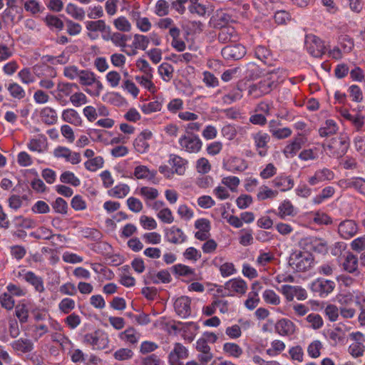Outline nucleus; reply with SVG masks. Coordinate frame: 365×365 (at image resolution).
I'll return each mask as SVG.
<instances>
[{
  "instance_id": "obj_1",
  "label": "nucleus",
  "mask_w": 365,
  "mask_h": 365,
  "mask_svg": "<svg viewBox=\"0 0 365 365\" xmlns=\"http://www.w3.org/2000/svg\"><path fill=\"white\" fill-rule=\"evenodd\" d=\"M285 76L286 71L279 68L268 71L259 81L249 86L247 94L255 99L267 95L277 88L279 81Z\"/></svg>"
},
{
  "instance_id": "obj_2",
  "label": "nucleus",
  "mask_w": 365,
  "mask_h": 365,
  "mask_svg": "<svg viewBox=\"0 0 365 365\" xmlns=\"http://www.w3.org/2000/svg\"><path fill=\"white\" fill-rule=\"evenodd\" d=\"M349 145V138L346 135H341L340 136L332 138L327 143L322 144L327 154L336 158L344 156L347 152Z\"/></svg>"
},
{
  "instance_id": "obj_3",
  "label": "nucleus",
  "mask_w": 365,
  "mask_h": 365,
  "mask_svg": "<svg viewBox=\"0 0 365 365\" xmlns=\"http://www.w3.org/2000/svg\"><path fill=\"white\" fill-rule=\"evenodd\" d=\"M314 264V257L309 252H294L289 259V266L297 272H306Z\"/></svg>"
},
{
  "instance_id": "obj_4",
  "label": "nucleus",
  "mask_w": 365,
  "mask_h": 365,
  "mask_svg": "<svg viewBox=\"0 0 365 365\" xmlns=\"http://www.w3.org/2000/svg\"><path fill=\"white\" fill-rule=\"evenodd\" d=\"M181 150L189 153H198L202 145V143L198 135L193 133L182 135L178 140Z\"/></svg>"
},
{
  "instance_id": "obj_5",
  "label": "nucleus",
  "mask_w": 365,
  "mask_h": 365,
  "mask_svg": "<svg viewBox=\"0 0 365 365\" xmlns=\"http://www.w3.org/2000/svg\"><path fill=\"white\" fill-rule=\"evenodd\" d=\"M84 343L91 345L93 349L103 350L108 347L110 342L106 333L96 331L93 333L86 334L84 336Z\"/></svg>"
},
{
  "instance_id": "obj_6",
  "label": "nucleus",
  "mask_w": 365,
  "mask_h": 365,
  "mask_svg": "<svg viewBox=\"0 0 365 365\" xmlns=\"http://www.w3.org/2000/svg\"><path fill=\"white\" fill-rule=\"evenodd\" d=\"M334 288L335 283L333 281L324 278H318L310 284L312 292L321 297H327L333 292Z\"/></svg>"
},
{
  "instance_id": "obj_7",
  "label": "nucleus",
  "mask_w": 365,
  "mask_h": 365,
  "mask_svg": "<svg viewBox=\"0 0 365 365\" xmlns=\"http://www.w3.org/2000/svg\"><path fill=\"white\" fill-rule=\"evenodd\" d=\"M224 289L228 293L222 294V297L244 295L247 291V284L241 278H233L225 283Z\"/></svg>"
},
{
  "instance_id": "obj_8",
  "label": "nucleus",
  "mask_w": 365,
  "mask_h": 365,
  "mask_svg": "<svg viewBox=\"0 0 365 365\" xmlns=\"http://www.w3.org/2000/svg\"><path fill=\"white\" fill-rule=\"evenodd\" d=\"M255 149L260 157H264L269 149L268 143L270 141V136L268 133L262 130L252 134Z\"/></svg>"
},
{
  "instance_id": "obj_9",
  "label": "nucleus",
  "mask_w": 365,
  "mask_h": 365,
  "mask_svg": "<svg viewBox=\"0 0 365 365\" xmlns=\"http://www.w3.org/2000/svg\"><path fill=\"white\" fill-rule=\"evenodd\" d=\"M280 292L288 302H292L294 297L298 300H304L307 297L306 290L299 286L282 285Z\"/></svg>"
},
{
  "instance_id": "obj_10",
  "label": "nucleus",
  "mask_w": 365,
  "mask_h": 365,
  "mask_svg": "<svg viewBox=\"0 0 365 365\" xmlns=\"http://www.w3.org/2000/svg\"><path fill=\"white\" fill-rule=\"evenodd\" d=\"M53 155L56 158H63L66 162L73 165L78 164L81 161L79 153L73 152L68 148L58 146L53 150Z\"/></svg>"
},
{
  "instance_id": "obj_11",
  "label": "nucleus",
  "mask_w": 365,
  "mask_h": 365,
  "mask_svg": "<svg viewBox=\"0 0 365 365\" xmlns=\"http://www.w3.org/2000/svg\"><path fill=\"white\" fill-rule=\"evenodd\" d=\"M221 53L225 59L236 61L241 59L245 55L246 49L241 44H230L224 47Z\"/></svg>"
},
{
  "instance_id": "obj_12",
  "label": "nucleus",
  "mask_w": 365,
  "mask_h": 365,
  "mask_svg": "<svg viewBox=\"0 0 365 365\" xmlns=\"http://www.w3.org/2000/svg\"><path fill=\"white\" fill-rule=\"evenodd\" d=\"M358 230V225L352 220H345L341 222L338 226L339 235L345 240H349L355 236Z\"/></svg>"
},
{
  "instance_id": "obj_13",
  "label": "nucleus",
  "mask_w": 365,
  "mask_h": 365,
  "mask_svg": "<svg viewBox=\"0 0 365 365\" xmlns=\"http://www.w3.org/2000/svg\"><path fill=\"white\" fill-rule=\"evenodd\" d=\"M165 238L171 244L180 245L186 242L187 235L182 230L174 225L165 230Z\"/></svg>"
},
{
  "instance_id": "obj_14",
  "label": "nucleus",
  "mask_w": 365,
  "mask_h": 365,
  "mask_svg": "<svg viewBox=\"0 0 365 365\" xmlns=\"http://www.w3.org/2000/svg\"><path fill=\"white\" fill-rule=\"evenodd\" d=\"M104 40H110L112 43L121 48V51L125 53L128 52L129 46H127L126 42L131 39V35H127L120 32L110 33L107 36H103Z\"/></svg>"
},
{
  "instance_id": "obj_15",
  "label": "nucleus",
  "mask_w": 365,
  "mask_h": 365,
  "mask_svg": "<svg viewBox=\"0 0 365 365\" xmlns=\"http://www.w3.org/2000/svg\"><path fill=\"white\" fill-rule=\"evenodd\" d=\"M153 138V133L149 130H143L134 140L133 146L139 153H145L150 147L148 140Z\"/></svg>"
},
{
  "instance_id": "obj_16",
  "label": "nucleus",
  "mask_w": 365,
  "mask_h": 365,
  "mask_svg": "<svg viewBox=\"0 0 365 365\" xmlns=\"http://www.w3.org/2000/svg\"><path fill=\"white\" fill-rule=\"evenodd\" d=\"M188 356V350L181 344L176 343L173 350L169 354L168 361L170 365H184L180 359Z\"/></svg>"
},
{
  "instance_id": "obj_17",
  "label": "nucleus",
  "mask_w": 365,
  "mask_h": 365,
  "mask_svg": "<svg viewBox=\"0 0 365 365\" xmlns=\"http://www.w3.org/2000/svg\"><path fill=\"white\" fill-rule=\"evenodd\" d=\"M334 178V172L327 168L319 169L315 171L314 174L308 178V183L314 186L324 181H330Z\"/></svg>"
},
{
  "instance_id": "obj_18",
  "label": "nucleus",
  "mask_w": 365,
  "mask_h": 365,
  "mask_svg": "<svg viewBox=\"0 0 365 365\" xmlns=\"http://www.w3.org/2000/svg\"><path fill=\"white\" fill-rule=\"evenodd\" d=\"M191 300L187 296H182L178 298L174 303V308L176 314L181 318H187L191 314Z\"/></svg>"
},
{
  "instance_id": "obj_19",
  "label": "nucleus",
  "mask_w": 365,
  "mask_h": 365,
  "mask_svg": "<svg viewBox=\"0 0 365 365\" xmlns=\"http://www.w3.org/2000/svg\"><path fill=\"white\" fill-rule=\"evenodd\" d=\"M275 331L282 336H289L296 331L295 324L288 319H282L277 322L274 326Z\"/></svg>"
},
{
  "instance_id": "obj_20",
  "label": "nucleus",
  "mask_w": 365,
  "mask_h": 365,
  "mask_svg": "<svg viewBox=\"0 0 365 365\" xmlns=\"http://www.w3.org/2000/svg\"><path fill=\"white\" fill-rule=\"evenodd\" d=\"M168 163L171 166V170L173 175L177 174L182 175L185 174L186 170V165L187 161L175 154H170L169 155Z\"/></svg>"
},
{
  "instance_id": "obj_21",
  "label": "nucleus",
  "mask_w": 365,
  "mask_h": 365,
  "mask_svg": "<svg viewBox=\"0 0 365 365\" xmlns=\"http://www.w3.org/2000/svg\"><path fill=\"white\" fill-rule=\"evenodd\" d=\"M307 51L314 57H320L324 53L325 47L318 37L313 36L306 41Z\"/></svg>"
},
{
  "instance_id": "obj_22",
  "label": "nucleus",
  "mask_w": 365,
  "mask_h": 365,
  "mask_svg": "<svg viewBox=\"0 0 365 365\" xmlns=\"http://www.w3.org/2000/svg\"><path fill=\"white\" fill-rule=\"evenodd\" d=\"M303 144V138L302 135L299 134L284 147L282 153L287 158H292L296 155Z\"/></svg>"
},
{
  "instance_id": "obj_23",
  "label": "nucleus",
  "mask_w": 365,
  "mask_h": 365,
  "mask_svg": "<svg viewBox=\"0 0 365 365\" xmlns=\"http://www.w3.org/2000/svg\"><path fill=\"white\" fill-rule=\"evenodd\" d=\"M78 86L74 83L60 82L57 85V95L55 96L57 101L61 102L64 97L71 96L74 89L78 90Z\"/></svg>"
},
{
  "instance_id": "obj_24",
  "label": "nucleus",
  "mask_w": 365,
  "mask_h": 365,
  "mask_svg": "<svg viewBox=\"0 0 365 365\" xmlns=\"http://www.w3.org/2000/svg\"><path fill=\"white\" fill-rule=\"evenodd\" d=\"M171 272L177 277H187L190 281L197 279L195 270L183 264H177L171 268Z\"/></svg>"
},
{
  "instance_id": "obj_25",
  "label": "nucleus",
  "mask_w": 365,
  "mask_h": 365,
  "mask_svg": "<svg viewBox=\"0 0 365 365\" xmlns=\"http://www.w3.org/2000/svg\"><path fill=\"white\" fill-rule=\"evenodd\" d=\"M239 39V36L234 27L231 26H223L220 29L218 34V40L222 43L228 42H236Z\"/></svg>"
},
{
  "instance_id": "obj_26",
  "label": "nucleus",
  "mask_w": 365,
  "mask_h": 365,
  "mask_svg": "<svg viewBox=\"0 0 365 365\" xmlns=\"http://www.w3.org/2000/svg\"><path fill=\"white\" fill-rule=\"evenodd\" d=\"M31 236L37 240H54L58 239L60 242H62L63 236L61 234H53L51 230L41 226L38 228L35 232L31 233Z\"/></svg>"
},
{
  "instance_id": "obj_27",
  "label": "nucleus",
  "mask_w": 365,
  "mask_h": 365,
  "mask_svg": "<svg viewBox=\"0 0 365 365\" xmlns=\"http://www.w3.org/2000/svg\"><path fill=\"white\" fill-rule=\"evenodd\" d=\"M133 37V43L131 46H129L130 49L127 52L128 56L135 55L136 49L145 50L150 43V40L146 36L135 34Z\"/></svg>"
},
{
  "instance_id": "obj_28",
  "label": "nucleus",
  "mask_w": 365,
  "mask_h": 365,
  "mask_svg": "<svg viewBox=\"0 0 365 365\" xmlns=\"http://www.w3.org/2000/svg\"><path fill=\"white\" fill-rule=\"evenodd\" d=\"M41 120L46 125H51L57 123L58 115L56 110L51 107H44L39 113Z\"/></svg>"
},
{
  "instance_id": "obj_29",
  "label": "nucleus",
  "mask_w": 365,
  "mask_h": 365,
  "mask_svg": "<svg viewBox=\"0 0 365 365\" xmlns=\"http://www.w3.org/2000/svg\"><path fill=\"white\" fill-rule=\"evenodd\" d=\"M11 346L15 351L21 354L29 353L34 349V344L32 341L25 338H20L14 341L11 344Z\"/></svg>"
},
{
  "instance_id": "obj_30",
  "label": "nucleus",
  "mask_w": 365,
  "mask_h": 365,
  "mask_svg": "<svg viewBox=\"0 0 365 365\" xmlns=\"http://www.w3.org/2000/svg\"><path fill=\"white\" fill-rule=\"evenodd\" d=\"M358 264V257L353 253L349 252L344 259L342 266L343 269L347 272L359 275Z\"/></svg>"
},
{
  "instance_id": "obj_31",
  "label": "nucleus",
  "mask_w": 365,
  "mask_h": 365,
  "mask_svg": "<svg viewBox=\"0 0 365 365\" xmlns=\"http://www.w3.org/2000/svg\"><path fill=\"white\" fill-rule=\"evenodd\" d=\"M61 118L64 122L75 126H81L82 119L79 113L73 108H67L62 111Z\"/></svg>"
},
{
  "instance_id": "obj_32",
  "label": "nucleus",
  "mask_w": 365,
  "mask_h": 365,
  "mask_svg": "<svg viewBox=\"0 0 365 365\" xmlns=\"http://www.w3.org/2000/svg\"><path fill=\"white\" fill-rule=\"evenodd\" d=\"M294 205L289 200H284L278 207V211L276 215L280 219H285L287 217H293L296 215Z\"/></svg>"
},
{
  "instance_id": "obj_33",
  "label": "nucleus",
  "mask_w": 365,
  "mask_h": 365,
  "mask_svg": "<svg viewBox=\"0 0 365 365\" xmlns=\"http://www.w3.org/2000/svg\"><path fill=\"white\" fill-rule=\"evenodd\" d=\"M274 187H278L282 192L291 190L294 187V180L290 176H278L272 180Z\"/></svg>"
},
{
  "instance_id": "obj_34",
  "label": "nucleus",
  "mask_w": 365,
  "mask_h": 365,
  "mask_svg": "<svg viewBox=\"0 0 365 365\" xmlns=\"http://www.w3.org/2000/svg\"><path fill=\"white\" fill-rule=\"evenodd\" d=\"M24 279L34 287L35 289L38 292L44 291L43 279L37 276L34 272L29 271L24 274Z\"/></svg>"
},
{
  "instance_id": "obj_35",
  "label": "nucleus",
  "mask_w": 365,
  "mask_h": 365,
  "mask_svg": "<svg viewBox=\"0 0 365 365\" xmlns=\"http://www.w3.org/2000/svg\"><path fill=\"white\" fill-rule=\"evenodd\" d=\"M255 56L264 64L272 65V55L270 50L264 46H258L255 48Z\"/></svg>"
},
{
  "instance_id": "obj_36",
  "label": "nucleus",
  "mask_w": 365,
  "mask_h": 365,
  "mask_svg": "<svg viewBox=\"0 0 365 365\" xmlns=\"http://www.w3.org/2000/svg\"><path fill=\"white\" fill-rule=\"evenodd\" d=\"M156 170H150L145 165H138L135 168L133 175L137 179L153 180L156 176Z\"/></svg>"
},
{
  "instance_id": "obj_37",
  "label": "nucleus",
  "mask_w": 365,
  "mask_h": 365,
  "mask_svg": "<svg viewBox=\"0 0 365 365\" xmlns=\"http://www.w3.org/2000/svg\"><path fill=\"white\" fill-rule=\"evenodd\" d=\"M338 126L334 120H327L322 126L319 129V134L321 137H327L336 133Z\"/></svg>"
},
{
  "instance_id": "obj_38",
  "label": "nucleus",
  "mask_w": 365,
  "mask_h": 365,
  "mask_svg": "<svg viewBox=\"0 0 365 365\" xmlns=\"http://www.w3.org/2000/svg\"><path fill=\"white\" fill-rule=\"evenodd\" d=\"M51 338L53 342L57 343L60 346V349L64 351L69 345H73L70 339L63 332H52Z\"/></svg>"
},
{
  "instance_id": "obj_39",
  "label": "nucleus",
  "mask_w": 365,
  "mask_h": 365,
  "mask_svg": "<svg viewBox=\"0 0 365 365\" xmlns=\"http://www.w3.org/2000/svg\"><path fill=\"white\" fill-rule=\"evenodd\" d=\"M16 1L13 2L12 5L7 6L8 8L6 9L2 14V19L6 23H15L21 20V17H19L17 20H16V14L14 12H18V7L16 5Z\"/></svg>"
},
{
  "instance_id": "obj_40",
  "label": "nucleus",
  "mask_w": 365,
  "mask_h": 365,
  "mask_svg": "<svg viewBox=\"0 0 365 365\" xmlns=\"http://www.w3.org/2000/svg\"><path fill=\"white\" fill-rule=\"evenodd\" d=\"M130 192V187L126 184H119L108 191L109 196L115 198H123Z\"/></svg>"
},
{
  "instance_id": "obj_41",
  "label": "nucleus",
  "mask_w": 365,
  "mask_h": 365,
  "mask_svg": "<svg viewBox=\"0 0 365 365\" xmlns=\"http://www.w3.org/2000/svg\"><path fill=\"white\" fill-rule=\"evenodd\" d=\"M120 338L131 344H135L139 340L140 334L134 328L129 327L120 334Z\"/></svg>"
},
{
  "instance_id": "obj_42",
  "label": "nucleus",
  "mask_w": 365,
  "mask_h": 365,
  "mask_svg": "<svg viewBox=\"0 0 365 365\" xmlns=\"http://www.w3.org/2000/svg\"><path fill=\"white\" fill-rule=\"evenodd\" d=\"M66 13L76 20L83 21L85 18V11L74 4L69 3L66 8Z\"/></svg>"
},
{
  "instance_id": "obj_43",
  "label": "nucleus",
  "mask_w": 365,
  "mask_h": 365,
  "mask_svg": "<svg viewBox=\"0 0 365 365\" xmlns=\"http://www.w3.org/2000/svg\"><path fill=\"white\" fill-rule=\"evenodd\" d=\"M133 18L135 21L137 28L142 32H147L150 30L152 24L147 17H141L139 13H135Z\"/></svg>"
},
{
  "instance_id": "obj_44",
  "label": "nucleus",
  "mask_w": 365,
  "mask_h": 365,
  "mask_svg": "<svg viewBox=\"0 0 365 365\" xmlns=\"http://www.w3.org/2000/svg\"><path fill=\"white\" fill-rule=\"evenodd\" d=\"M104 160L101 156L94 157L91 159H88L84 163V166L86 170L95 172L98 169L103 167Z\"/></svg>"
},
{
  "instance_id": "obj_45",
  "label": "nucleus",
  "mask_w": 365,
  "mask_h": 365,
  "mask_svg": "<svg viewBox=\"0 0 365 365\" xmlns=\"http://www.w3.org/2000/svg\"><path fill=\"white\" fill-rule=\"evenodd\" d=\"M140 195L144 198L147 204V202L155 200L158 197L159 192L155 187L144 186L140 189Z\"/></svg>"
},
{
  "instance_id": "obj_46",
  "label": "nucleus",
  "mask_w": 365,
  "mask_h": 365,
  "mask_svg": "<svg viewBox=\"0 0 365 365\" xmlns=\"http://www.w3.org/2000/svg\"><path fill=\"white\" fill-rule=\"evenodd\" d=\"M285 344L279 339H275L271 343V348L266 350V354L269 356H276L285 349Z\"/></svg>"
},
{
  "instance_id": "obj_47",
  "label": "nucleus",
  "mask_w": 365,
  "mask_h": 365,
  "mask_svg": "<svg viewBox=\"0 0 365 365\" xmlns=\"http://www.w3.org/2000/svg\"><path fill=\"white\" fill-rule=\"evenodd\" d=\"M86 29L93 32H103L106 31V29L110 31V27L106 26V22L103 20L87 21Z\"/></svg>"
},
{
  "instance_id": "obj_48",
  "label": "nucleus",
  "mask_w": 365,
  "mask_h": 365,
  "mask_svg": "<svg viewBox=\"0 0 365 365\" xmlns=\"http://www.w3.org/2000/svg\"><path fill=\"white\" fill-rule=\"evenodd\" d=\"M310 244L314 252L322 254L327 252L328 244L325 240L314 237L310 240Z\"/></svg>"
},
{
  "instance_id": "obj_49",
  "label": "nucleus",
  "mask_w": 365,
  "mask_h": 365,
  "mask_svg": "<svg viewBox=\"0 0 365 365\" xmlns=\"http://www.w3.org/2000/svg\"><path fill=\"white\" fill-rule=\"evenodd\" d=\"M335 192V189L331 186L324 187L321 192L313 199L314 204H320L324 200L332 197Z\"/></svg>"
},
{
  "instance_id": "obj_50",
  "label": "nucleus",
  "mask_w": 365,
  "mask_h": 365,
  "mask_svg": "<svg viewBox=\"0 0 365 365\" xmlns=\"http://www.w3.org/2000/svg\"><path fill=\"white\" fill-rule=\"evenodd\" d=\"M60 180L63 183L70 184L74 187L80 185V180L71 171H65L60 176Z\"/></svg>"
},
{
  "instance_id": "obj_51",
  "label": "nucleus",
  "mask_w": 365,
  "mask_h": 365,
  "mask_svg": "<svg viewBox=\"0 0 365 365\" xmlns=\"http://www.w3.org/2000/svg\"><path fill=\"white\" fill-rule=\"evenodd\" d=\"M223 351L230 356L238 358L242 354V348L235 343H225L223 345Z\"/></svg>"
},
{
  "instance_id": "obj_52",
  "label": "nucleus",
  "mask_w": 365,
  "mask_h": 365,
  "mask_svg": "<svg viewBox=\"0 0 365 365\" xmlns=\"http://www.w3.org/2000/svg\"><path fill=\"white\" fill-rule=\"evenodd\" d=\"M307 322L313 329H319L324 325V321L322 317L317 313H311L306 317Z\"/></svg>"
},
{
  "instance_id": "obj_53",
  "label": "nucleus",
  "mask_w": 365,
  "mask_h": 365,
  "mask_svg": "<svg viewBox=\"0 0 365 365\" xmlns=\"http://www.w3.org/2000/svg\"><path fill=\"white\" fill-rule=\"evenodd\" d=\"M347 187H352L365 195V180L362 178H354L347 182Z\"/></svg>"
},
{
  "instance_id": "obj_54",
  "label": "nucleus",
  "mask_w": 365,
  "mask_h": 365,
  "mask_svg": "<svg viewBox=\"0 0 365 365\" xmlns=\"http://www.w3.org/2000/svg\"><path fill=\"white\" fill-rule=\"evenodd\" d=\"M8 91L14 98L22 99L26 96V92L24 88L16 83H10L8 86Z\"/></svg>"
},
{
  "instance_id": "obj_55",
  "label": "nucleus",
  "mask_w": 365,
  "mask_h": 365,
  "mask_svg": "<svg viewBox=\"0 0 365 365\" xmlns=\"http://www.w3.org/2000/svg\"><path fill=\"white\" fill-rule=\"evenodd\" d=\"M134 356L133 351L128 348H120L113 353V357L118 361H127Z\"/></svg>"
},
{
  "instance_id": "obj_56",
  "label": "nucleus",
  "mask_w": 365,
  "mask_h": 365,
  "mask_svg": "<svg viewBox=\"0 0 365 365\" xmlns=\"http://www.w3.org/2000/svg\"><path fill=\"white\" fill-rule=\"evenodd\" d=\"M262 74V70L253 62L248 63L246 65V75L250 79H255Z\"/></svg>"
},
{
  "instance_id": "obj_57",
  "label": "nucleus",
  "mask_w": 365,
  "mask_h": 365,
  "mask_svg": "<svg viewBox=\"0 0 365 365\" xmlns=\"http://www.w3.org/2000/svg\"><path fill=\"white\" fill-rule=\"evenodd\" d=\"M79 83L82 86H91L95 82L96 76L94 73L89 71L88 70H81L80 76H79Z\"/></svg>"
},
{
  "instance_id": "obj_58",
  "label": "nucleus",
  "mask_w": 365,
  "mask_h": 365,
  "mask_svg": "<svg viewBox=\"0 0 365 365\" xmlns=\"http://www.w3.org/2000/svg\"><path fill=\"white\" fill-rule=\"evenodd\" d=\"M277 195L278 192L277 190H273L267 186H262L259 189L257 196L259 200H264L268 198L273 199Z\"/></svg>"
},
{
  "instance_id": "obj_59",
  "label": "nucleus",
  "mask_w": 365,
  "mask_h": 365,
  "mask_svg": "<svg viewBox=\"0 0 365 365\" xmlns=\"http://www.w3.org/2000/svg\"><path fill=\"white\" fill-rule=\"evenodd\" d=\"M329 337L331 340L332 344L336 345L339 343H344L345 334L341 328L336 327L329 332Z\"/></svg>"
},
{
  "instance_id": "obj_60",
  "label": "nucleus",
  "mask_w": 365,
  "mask_h": 365,
  "mask_svg": "<svg viewBox=\"0 0 365 365\" xmlns=\"http://www.w3.org/2000/svg\"><path fill=\"white\" fill-rule=\"evenodd\" d=\"M115 27L120 31L129 32L131 30V24L125 16H120L113 21Z\"/></svg>"
},
{
  "instance_id": "obj_61",
  "label": "nucleus",
  "mask_w": 365,
  "mask_h": 365,
  "mask_svg": "<svg viewBox=\"0 0 365 365\" xmlns=\"http://www.w3.org/2000/svg\"><path fill=\"white\" fill-rule=\"evenodd\" d=\"M46 25L50 28H55L58 31L63 29V22L61 19L54 15H47L44 19Z\"/></svg>"
},
{
  "instance_id": "obj_62",
  "label": "nucleus",
  "mask_w": 365,
  "mask_h": 365,
  "mask_svg": "<svg viewBox=\"0 0 365 365\" xmlns=\"http://www.w3.org/2000/svg\"><path fill=\"white\" fill-rule=\"evenodd\" d=\"M152 78L153 76H148L145 74L142 76H136L135 80L139 84L148 89L150 92L155 93V86L151 81Z\"/></svg>"
},
{
  "instance_id": "obj_63",
  "label": "nucleus",
  "mask_w": 365,
  "mask_h": 365,
  "mask_svg": "<svg viewBox=\"0 0 365 365\" xmlns=\"http://www.w3.org/2000/svg\"><path fill=\"white\" fill-rule=\"evenodd\" d=\"M140 108L143 113L150 114L154 112L160 111L162 108V103L158 101H154L143 104Z\"/></svg>"
},
{
  "instance_id": "obj_64",
  "label": "nucleus",
  "mask_w": 365,
  "mask_h": 365,
  "mask_svg": "<svg viewBox=\"0 0 365 365\" xmlns=\"http://www.w3.org/2000/svg\"><path fill=\"white\" fill-rule=\"evenodd\" d=\"M52 207L56 212L66 215L68 212V204L62 197H57L52 204Z\"/></svg>"
}]
</instances>
